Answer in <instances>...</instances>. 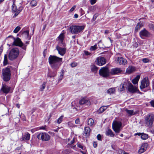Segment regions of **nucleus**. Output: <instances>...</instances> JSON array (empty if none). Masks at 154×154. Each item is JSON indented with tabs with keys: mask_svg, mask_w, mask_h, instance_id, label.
Here are the masks:
<instances>
[{
	"mask_svg": "<svg viewBox=\"0 0 154 154\" xmlns=\"http://www.w3.org/2000/svg\"><path fill=\"white\" fill-rule=\"evenodd\" d=\"M62 58L54 55H50L48 58L49 63L51 67L54 69L59 68L61 64Z\"/></svg>",
	"mask_w": 154,
	"mask_h": 154,
	"instance_id": "obj_1",
	"label": "nucleus"
},
{
	"mask_svg": "<svg viewBox=\"0 0 154 154\" xmlns=\"http://www.w3.org/2000/svg\"><path fill=\"white\" fill-rule=\"evenodd\" d=\"M19 51L18 49L14 48L11 49L8 55L9 59L13 60L16 59L18 56Z\"/></svg>",
	"mask_w": 154,
	"mask_h": 154,
	"instance_id": "obj_2",
	"label": "nucleus"
},
{
	"mask_svg": "<svg viewBox=\"0 0 154 154\" xmlns=\"http://www.w3.org/2000/svg\"><path fill=\"white\" fill-rule=\"evenodd\" d=\"M2 78L5 82L8 81L11 78V71L9 68L6 67L2 70Z\"/></svg>",
	"mask_w": 154,
	"mask_h": 154,
	"instance_id": "obj_3",
	"label": "nucleus"
},
{
	"mask_svg": "<svg viewBox=\"0 0 154 154\" xmlns=\"http://www.w3.org/2000/svg\"><path fill=\"white\" fill-rule=\"evenodd\" d=\"M84 28V26H72L70 27V30L72 34H78L82 32Z\"/></svg>",
	"mask_w": 154,
	"mask_h": 154,
	"instance_id": "obj_4",
	"label": "nucleus"
},
{
	"mask_svg": "<svg viewBox=\"0 0 154 154\" xmlns=\"http://www.w3.org/2000/svg\"><path fill=\"white\" fill-rule=\"evenodd\" d=\"M154 121V115L153 114H149L145 117L144 122L147 126L151 127L153 125Z\"/></svg>",
	"mask_w": 154,
	"mask_h": 154,
	"instance_id": "obj_5",
	"label": "nucleus"
},
{
	"mask_svg": "<svg viewBox=\"0 0 154 154\" xmlns=\"http://www.w3.org/2000/svg\"><path fill=\"white\" fill-rule=\"evenodd\" d=\"M14 41L12 44V45L18 46L21 47L24 50H26V45L24 44L19 38L17 37L16 38H13Z\"/></svg>",
	"mask_w": 154,
	"mask_h": 154,
	"instance_id": "obj_6",
	"label": "nucleus"
},
{
	"mask_svg": "<svg viewBox=\"0 0 154 154\" xmlns=\"http://www.w3.org/2000/svg\"><path fill=\"white\" fill-rule=\"evenodd\" d=\"M126 85H128V91L131 93H134L136 92L138 94H141L138 89L137 87L134 86L132 84L128 81V82L126 83Z\"/></svg>",
	"mask_w": 154,
	"mask_h": 154,
	"instance_id": "obj_7",
	"label": "nucleus"
},
{
	"mask_svg": "<svg viewBox=\"0 0 154 154\" xmlns=\"http://www.w3.org/2000/svg\"><path fill=\"white\" fill-rule=\"evenodd\" d=\"M122 123L120 121H115L112 123V127L113 130L117 133L120 132V128L122 126Z\"/></svg>",
	"mask_w": 154,
	"mask_h": 154,
	"instance_id": "obj_8",
	"label": "nucleus"
},
{
	"mask_svg": "<svg viewBox=\"0 0 154 154\" xmlns=\"http://www.w3.org/2000/svg\"><path fill=\"white\" fill-rule=\"evenodd\" d=\"M99 73L100 75L104 77H107L109 75V69L106 67L102 68L99 70Z\"/></svg>",
	"mask_w": 154,
	"mask_h": 154,
	"instance_id": "obj_9",
	"label": "nucleus"
},
{
	"mask_svg": "<svg viewBox=\"0 0 154 154\" xmlns=\"http://www.w3.org/2000/svg\"><path fill=\"white\" fill-rule=\"evenodd\" d=\"M149 85V82L148 78L145 77L143 78L141 82L140 88L142 90L143 89L148 87Z\"/></svg>",
	"mask_w": 154,
	"mask_h": 154,
	"instance_id": "obj_10",
	"label": "nucleus"
},
{
	"mask_svg": "<svg viewBox=\"0 0 154 154\" xmlns=\"http://www.w3.org/2000/svg\"><path fill=\"white\" fill-rule=\"evenodd\" d=\"M37 138L38 139H41L43 141H47L50 139V136L46 133H42L38 134Z\"/></svg>",
	"mask_w": 154,
	"mask_h": 154,
	"instance_id": "obj_11",
	"label": "nucleus"
},
{
	"mask_svg": "<svg viewBox=\"0 0 154 154\" xmlns=\"http://www.w3.org/2000/svg\"><path fill=\"white\" fill-rule=\"evenodd\" d=\"M11 88L6 85L2 84V88L0 90V93L2 94H5L10 93Z\"/></svg>",
	"mask_w": 154,
	"mask_h": 154,
	"instance_id": "obj_12",
	"label": "nucleus"
},
{
	"mask_svg": "<svg viewBox=\"0 0 154 154\" xmlns=\"http://www.w3.org/2000/svg\"><path fill=\"white\" fill-rule=\"evenodd\" d=\"M96 62L97 64L101 66L106 63V60L103 57H99L97 58Z\"/></svg>",
	"mask_w": 154,
	"mask_h": 154,
	"instance_id": "obj_13",
	"label": "nucleus"
},
{
	"mask_svg": "<svg viewBox=\"0 0 154 154\" xmlns=\"http://www.w3.org/2000/svg\"><path fill=\"white\" fill-rule=\"evenodd\" d=\"M140 36L142 39H144V37H149L150 35L149 33L145 29L141 30L139 33Z\"/></svg>",
	"mask_w": 154,
	"mask_h": 154,
	"instance_id": "obj_14",
	"label": "nucleus"
},
{
	"mask_svg": "<svg viewBox=\"0 0 154 154\" xmlns=\"http://www.w3.org/2000/svg\"><path fill=\"white\" fill-rule=\"evenodd\" d=\"M56 49L58 53L61 56H63L66 53V48H61L59 46H57Z\"/></svg>",
	"mask_w": 154,
	"mask_h": 154,
	"instance_id": "obj_15",
	"label": "nucleus"
},
{
	"mask_svg": "<svg viewBox=\"0 0 154 154\" xmlns=\"http://www.w3.org/2000/svg\"><path fill=\"white\" fill-rule=\"evenodd\" d=\"M79 103L81 105L88 106L90 104V102L87 98H83L79 101Z\"/></svg>",
	"mask_w": 154,
	"mask_h": 154,
	"instance_id": "obj_16",
	"label": "nucleus"
},
{
	"mask_svg": "<svg viewBox=\"0 0 154 154\" xmlns=\"http://www.w3.org/2000/svg\"><path fill=\"white\" fill-rule=\"evenodd\" d=\"M148 144L146 143H145L142 144L140 148L138 151V153L139 154H141L145 151L147 149Z\"/></svg>",
	"mask_w": 154,
	"mask_h": 154,
	"instance_id": "obj_17",
	"label": "nucleus"
},
{
	"mask_svg": "<svg viewBox=\"0 0 154 154\" xmlns=\"http://www.w3.org/2000/svg\"><path fill=\"white\" fill-rule=\"evenodd\" d=\"M118 63L120 65H125L127 63V62L126 59L122 57H118L117 59Z\"/></svg>",
	"mask_w": 154,
	"mask_h": 154,
	"instance_id": "obj_18",
	"label": "nucleus"
},
{
	"mask_svg": "<svg viewBox=\"0 0 154 154\" xmlns=\"http://www.w3.org/2000/svg\"><path fill=\"white\" fill-rule=\"evenodd\" d=\"M122 72V71L121 69L116 68L112 69L110 73L112 75H115L120 73Z\"/></svg>",
	"mask_w": 154,
	"mask_h": 154,
	"instance_id": "obj_19",
	"label": "nucleus"
},
{
	"mask_svg": "<svg viewBox=\"0 0 154 154\" xmlns=\"http://www.w3.org/2000/svg\"><path fill=\"white\" fill-rule=\"evenodd\" d=\"M135 67L134 66H129L126 69V72L128 74H130L135 71Z\"/></svg>",
	"mask_w": 154,
	"mask_h": 154,
	"instance_id": "obj_20",
	"label": "nucleus"
},
{
	"mask_svg": "<svg viewBox=\"0 0 154 154\" xmlns=\"http://www.w3.org/2000/svg\"><path fill=\"white\" fill-rule=\"evenodd\" d=\"M30 134L28 132H26L25 134L23 136L22 139V140H29L30 138Z\"/></svg>",
	"mask_w": 154,
	"mask_h": 154,
	"instance_id": "obj_21",
	"label": "nucleus"
},
{
	"mask_svg": "<svg viewBox=\"0 0 154 154\" xmlns=\"http://www.w3.org/2000/svg\"><path fill=\"white\" fill-rule=\"evenodd\" d=\"M64 35L63 33H61L58 37V40H60L59 43L62 44L63 46H65V44L63 43V40L64 38Z\"/></svg>",
	"mask_w": 154,
	"mask_h": 154,
	"instance_id": "obj_22",
	"label": "nucleus"
},
{
	"mask_svg": "<svg viewBox=\"0 0 154 154\" xmlns=\"http://www.w3.org/2000/svg\"><path fill=\"white\" fill-rule=\"evenodd\" d=\"M106 135L110 137H113L114 136V134L112 131L110 129H108L106 132Z\"/></svg>",
	"mask_w": 154,
	"mask_h": 154,
	"instance_id": "obj_23",
	"label": "nucleus"
},
{
	"mask_svg": "<svg viewBox=\"0 0 154 154\" xmlns=\"http://www.w3.org/2000/svg\"><path fill=\"white\" fill-rule=\"evenodd\" d=\"M126 113L128 115V116H131L132 115L135 114L137 113L134 112L133 110H129L126 109L125 110Z\"/></svg>",
	"mask_w": 154,
	"mask_h": 154,
	"instance_id": "obj_24",
	"label": "nucleus"
},
{
	"mask_svg": "<svg viewBox=\"0 0 154 154\" xmlns=\"http://www.w3.org/2000/svg\"><path fill=\"white\" fill-rule=\"evenodd\" d=\"M109 106H102L100 107L99 110L98 111V112L100 113H101L105 111L106 109L107 108L109 107Z\"/></svg>",
	"mask_w": 154,
	"mask_h": 154,
	"instance_id": "obj_25",
	"label": "nucleus"
},
{
	"mask_svg": "<svg viewBox=\"0 0 154 154\" xmlns=\"http://www.w3.org/2000/svg\"><path fill=\"white\" fill-rule=\"evenodd\" d=\"M140 78V76L137 75L135 78L132 80V82L133 83L134 85L137 84Z\"/></svg>",
	"mask_w": 154,
	"mask_h": 154,
	"instance_id": "obj_26",
	"label": "nucleus"
},
{
	"mask_svg": "<svg viewBox=\"0 0 154 154\" xmlns=\"http://www.w3.org/2000/svg\"><path fill=\"white\" fill-rule=\"evenodd\" d=\"M85 133L86 136H88L90 133L91 130L89 127H86L85 128Z\"/></svg>",
	"mask_w": 154,
	"mask_h": 154,
	"instance_id": "obj_27",
	"label": "nucleus"
},
{
	"mask_svg": "<svg viewBox=\"0 0 154 154\" xmlns=\"http://www.w3.org/2000/svg\"><path fill=\"white\" fill-rule=\"evenodd\" d=\"M91 71L94 73H96L97 72L98 68L94 65L91 66Z\"/></svg>",
	"mask_w": 154,
	"mask_h": 154,
	"instance_id": "obj_28",
	"label": "nucleus"
},
{
	"mask_svg": "<svg viewBox=\"0 0 154 154\" xmlns=\"http://www.w3.org/2000/svg\"><path fill=\"white\" fill-rule=\"evenodd\" d=\"M128 82V81H127L124 83L122 85V87H121L119 89L120 91H123L125 89V88H128V85L126 84H127L126 83Z\"/></svg>",
	"mask_w": 154,
	"mask_h": 154,
	"instance_id": "obj_29",
	"label": "nucleus"
},
{
	"mask_svg": "<svg viewBox=\"0 0 154 154\" xmlns=\"http://www.w3.org/2000/svg\"><path fill=\"white\" fill-rule=\"evenodd\" d=\"M21 12L20 10H12L13 17L15 18Z\"/></svg>",
	"mask_w": 154,
	"mask_h": 154,
	"instance_id": "obj_30",
	"label": "nucleus"
},
{
	"mask_svg": "<svg viewBox=\"0 0 154 154\" xmlns=\"http://www.w3.org/2000/svg\"><path fill=\"white\" fill-rule=\"evenodd\" d=\"M94 120L91 118L89 119L88 121V124L90 126H92L94 124Z\"/></svg>",
	"mask_w": 154,
	"mask_h": 154,
	"instance_id": "obj_31",
	"label": "nucleus"
},
{
	"mask_svg": "<svg viewBox=\"0 0 154 154\" xmlns=\"http://www.w3.org/2000/svg\"><path fill=\"white\" fill-rule=\"evenodd\" d=\"M56 73L55 72H49L47 76L48 77L51 78L54 77L56 75Z\"/></svg>",
	"mask_w": 154,
	"mask_h": 154,
	"instance_id": "obj_32",
	"label": "nucleus"
},
{
	"mask_svg": "<svg viewBox=\"0 0 154 154\" xmlns=\"http://www.w3.org/2000/svg\"><path fill=\"white\" fill-rule=\"evenodd\" d=\"M116 91L115 88H109L107 91V92L110 94H112L115 93Z\"/></svg>",
	"mask_w": 154,
	"mask_h": 154,
	"instance_id": "obj_33",
	"label": "nucleus"
},
{
	"mask_svg": "<svg viewBox=\"0 0 154 154\" xmlns=\"http://www.w3.org/2000/svg\"><path fill=\"white\" fill-rule=\"evenodd\" d=\"M8 60L7 56L6 54H5L4 57V60L3 61V65L4 66H5L8 64Z\"/></svg>",
	"mask_w": 154,
	"mask_h": 154,
	"instance_id": "obj_34",
	"label": "nucleus"
},
{
	"mask_svg": "<svg viewBox=\"0 0 154 154\" xmlns=\"http://www.w3.org/2000/svg\"><path fill=\"white\" fill-rule=\"evenodd\" d=\"M148 137V136L147 134L143 133H142V134L141 136V138L143 140H145L147 139Z\"/></svg>",
	"mask_w": 154,
	"mask_h": 154,
	"instance_id": "obj_35",
	"label": "nucleus"
},
{
	"mask_svg": "<svg viewBox=\"0 0 154 154\" xmlns=\"http://www.w3.org/2000/svg\"><path fill=\"white\" fill-rule=\"evenodd\" d=\"M63 118V116H60L56 121V122L58 124H60L62 122Z\"/></svg>",
	"mask_w": 154,
	"mask_h": 154,
	"instance_id": "obj_36",
	"label": "nucleus"
},
{
	"mask_svg": "<svg viewBox=\"0 0 154 154\" xmlns=\"http://www.w3.org/2000/svg\"><path fill=\"white\" fill-rule=\"evenodd\" d=\"M97 48V45L95 44L93 46H91L90 48V50L91 51L95 50Z\"/></svg>",
	"mask_w": 154,
	"mask_h": 154,
	"instance_id": "obj_37",
	"label": "nucleus"
},
{
	"mask_svg": "<svg viewBox=\"0 0 154 154\" xmlns=\"http://www.w3.org/2000/svg\"><path fill=\"white\" fill-rule=\"evenodd\" d=\"M46 84V82H44L43 83L42 85L41 86L40 89L41 91H42L45 88Z\"/></svg>",
	"mask_w": 154,
	"mask_h": 154,
	"instance_id": "obj_38",
	"label": "nucleus"
},
{
	"mask_svg": "<svg viewBox=\"0 0 154 154\" xmlns=\"http://www.w3.org/2000/svg\"><path fill=\"white\" fill-rule=\"evenodd\" d=\"M21 28L19 26H17L14 30V32L16 33Z\"/></svg>",
	"mask_w": 154,
	"mask_h": 154,
	"instance_id": "obj_39",
	"label": "nucleus"
},
{
	"mask_svg": "<svg viewBox=\"0 0 154 154\" xmlns=\"http://www.w3.org/2000/svg\"><path fill=\"white\" fill-rule=\"evenodd\" d=\"M30 4L32 6H35L37 5V2L35 1L32 0L31 1Z\"/></svg>",
	"mask_w": 154,
	"mask_h": 154,
	"instance_id": "obj_40",
	"label": "nucleus"
},
{
	"mask_svg": "<svg viewBox=\"0 0 154 154\" xmlns=\"http://www.w3.org/2000/svg\"><path fill=\"white\" fill-rule=\"evenodd\" d=\"M142 61L144 63H149L150 62V60L147 58H143Z\"/></svg>",
	"mask_w": 154,
	"mask_h": 154,
	"instance_id": "obj_41",
	"label": "nucleus"
},
{
	"mask_svg": "<svg viewBox=\"0 0 154 154\" xmlns=\"http://www.w3.org/2000/svg\"><path fill=\"white\" fill-rule=\"evenodd\" d=\"M29 31L26 30L24 31L23 32V35H25L27 38L28 37L29 35Z\"/></svg>",
	"mask_w": 154,
	"mask_h": 154,
	"instance_id": "obj_42",
	"label": "nucleus"
},
{
	"mask_svg": "<svg viewBox=\"0 0 154 154\" xmlns=\"http://www.w3.org/2000/svg\"><path fill=\"white\" fill-rule=\"evenodd\" d=\"M98 14H94V15L93 16V17L92 18V19L91 20L92 21H95L96 18L98 16Z\"/></svg>",
	"mask_w": 154,
	"mask_h": 154,
	"instance_id": "obj_43",
	"label": "nucleus"
},
{
	"mask_svg": "<svg viewBox=\"0 0 154 154\" xmlns=\"http://www.w3.org/2000/svg\"><path fill=\"white\" fill-rule=\"evenodd\" d=\"M63 75L64 73L63 72H62V73L60 75V77L59 78L58 81H60L62 79L63 77Z\"/></svg>",
	"mask_w": 154,
	"mask_h": 154,
	"instance_id": "obj_44",
	"label": "nucleus"
},
{
	"mask_svg": "<svg viewBox=\"0 0 154 154\" xmlns=\"http://www.w3.org/2000/svg\"><path fill=\"white\" fill-rule=\"evenodd\" d=\"M77 145L78 147L81 148L82 149H83V146L80 143H78L77 144Z\"/></svg>",
	"mask_w": 154,
	"mask_h": 154,
	"instance_id": "obj_45",
	"label": "nucleus"
},
{
	"mask_svg": "<svg viewBox=\"0 0 154 154\" xmlns=\"http://www.w3.org/2000/svg\"><path fill=\"white\" fill-rule=\"evenodd\" d=\"M12 10H17V7L16 6L14 2L13 3V5L12 6Z\"/></svg>",
	"mask_w": 154,
	"mask_h": 154,
	"instance_id": "obj_46",
	"label": "nucleus"
},
{
	"mask_svg": "<svg viewBox=\"0 0 154 154\" xmlns=\"http://www.w3.org/2000/svg\"><path fill=\"white\" fill-rule=\"evenodd\" d=\"M68 125L69 126L72 127H73L75 126L74 124L71 122H68Z\"/></svg>",
	"mask_w": 154,
	"mask_h": 154,
	"instance_id": "obj_47",
	"label": "nucleus"
},
{
	"mask_svg": "<svg viewBox=\"0 0 154 154\" xmlns=\"http://www.w3.org/2000/svg\"><path fill=\"white\" fill-rule=\"evenodd\" d=\"M75 123L76 124L79 125L80 124V121L79 118L77 119L75 121Z\"/></svg>",
	"mask_w": 154,
	"mask_h": 154,
	"instance_id": "obj_48",
	"label": "nucleus"
},
{
	"mask_svg": "<svg viewBox=\"0 0 154 154\" xmlns=\"http://www.w3.org/2000/svg\"><path fill=\"white\" fill-rule=\"evenodd\" d=\"M71 65L72 67H74L77 65V63L75 62H73L71 63Z\"/></svg>",
	"mask_w": 154,
	"mask_h": 154,
	"instance_id": "obj_49",
	"label": "nucleus"
},
{
	"mask_svg": "<svg viewBox=\"0 0 154 154\" xmlns=\"http://www.w3.org/2000/svg\"><path fill=\"white\" fill-rule=\"evenodd\" d=\"M97 0H90V3L91 5L94 4L96 2Z\"/></svg>",
	"mask_w": 154,
	"mask_h": 154,
	"instance_id": "obj_50",
	"label": "nucleus"
},
{
	"mask_svg": "<svg viewBox=\"0 0 154 154\" xmlns=\"http://www.w3.org/2000/svg\"><path fill=\"white\" fill-rule=\"evenodd\" d=\"M75 142V138H73L72 140L70 141V142L68 144L69 145H71L72 144L74 143Z\"/></svg>",
	"mask_w": 154,
	"mask_h": 154,
	"instance_id": "obj_51",
	"label": "nucleus"
},
{
	"mask_svg": "<svg viewBox=\"0 0 154 154\" xmlns=\"http://www.w3.org/2000/svg\"><path fill=\"white\" fill-rule=\"evenodd\" d=\"M150 103L151 105V106L154 107V100H152L150 102Z\"/></svg>",
	"mask_w": 154,
	"mask_h": 154,
	"instance_id": "obj_52",
	"label": "nucleus"
},
{
	"mask_svg": "<svg viewBox=\"0 0 154 154\" xmlns=\"http://www.w3.org/2000/svg\"><path fill=\"white\" fill-rule=\"evenodd\" d=\"M139 25H140V23H138L137 25L135 27V29H140L142 26L141 25H140L139 27Z\"/></svg>",
	"mask_w": 154,
	"mask_h": 154,
	"instance_id": "obj_53",
	"label": "nucleus"
},
{
	"mask_svg": "<svg viewBox=\"0 0 154 154\" xmlns=\"http://www.w3.org/2000/svg\"><path fill=\"white\" fill-rule=\"evenodd\" d=\"M97 139L99 140H101V136L100 134L97 135Z\"/></svg>",
	"mask_w": 154,
	"mask_h": 154,
	"instance_id": "obj_54",
	"label": "nucleus"
},
{
	"mask_svg": "<svg viewBox=\"0 0 154 154\" xmlns=\"http://www.w3.org/2000/svg\"><path fill=\"white\" fill-rule=\"evenodd\" d=\"M84 52L86 55H89L91 54V53L88 52V51H84Z\"/></svg>",
	"mask_w": 154,
	"mask_h": 154,
	"instance_id": "obj_55",
	"label": "nucleus"
},
{
	"mask_svg": "<svg viewBox=\"0 0 154 154\" xmlns=\"http://www.w3.org/2000/svg\"><path fill=\"white\" fill-rule=\"evenodd\" d=\"M93 146L94 148L96 147L97 146V143L95 142H94L93 143Z\"/></svg>",
	"mask_w": 154,
	"mask_h": 154,
	"instance_id": "obj_56",
	"label": "nucleus"
},
{
	"mask_svg": "<svg viewBox=\"0 0 154 154\" xmlns=\"http://www.w3.org/2000/svg\"><path fill=\"white\" fill-rule=\"evenodd\" d=\"M142 134V133H137L135 134V135L141 136Z\"/></svg>",
	"mask_w": 154,
	"mask_h": 154,
	"instance_id": "obj_57",
	"label": "nucleus"
},
{
	"mask_svg": "<svg viewBox=\"0 0 154 154\" xmlns=\"http://www.w3.org/2000/svg\"><path fill=\"white\" fill-rule=\"evenodd\" d=\"M39 128L40 129L45 130V128L43 126L40 127Z\"/></svg>",
	"mask_w": 154,
	"mask_h": 154,
	"instance_id": "obj_58",
	"label": "nucleus"
},
{
	"mask_svg": "<svg viewBox=\"0 0 154 154\" xmlns=\"http://www.w3.org/2000/svg\"><path fill=\"white\" fill-rule=\"evenodd\" d=\"M74 18H77L78 17V15L77 14H75L74 15Z\"/></svg>",
	"mask_w": 154,
	"mask_h": 154,
	"instance_id": "obj_59",
	"label": "nucleus"
},
{
	"mask_svg": "<svg viewBox=\"0 0 154 154\" xmlns=\"http://www.w3.org/2000/svg\"><path fill=\"white\" fill-rule=\"evenodd\" d=\"M76 7V5H75L73 6L70 10H74Z\"/></svg>",
	"mask_w": 154,
	"mask_h": 154,
	"instance_id": "obj_60",
	"label": "nucleus"
},
{
	"mask_svg": "<svg viewBox=\"0 0 154 154\" xmlns=\"http://www.w3.org/2000/svg\"><path fill=\"white\" fill-rule=\"evenodd\" d=\"M16 106L18 108H19L20 107V105L19 104H16Z\"/></svg>",
	"mask_w": 154,
	"mask_h": 154,
	"instance_id": "obj_61",
	"label": "nucleus"
},
{
	"mask_svg": "<svg viewBox=\"0 0 154 154\" xmlns=\"http://www.w3.org/2000/svg\"><path fill=\"white\" fill-rule=\"evenodd\" d=\"M59 129L58 128H57V129H54V131L55 132H57L58 130Z\"/></svg>",
	"mask_w": 154,
	"mask_h": 154,
	"instance_id": "obj_62",
	"label": "nucleus"
},
{
	"mask_svg": "<svg viewBox=\"0 0 154 154\" xmlns=\"http://www.w3.org/2000/svg\"><path fill=\"white\" fill-rule=\"evenodd\" d=\"M109 32V31L107 30H106L105 31V33L106 34L108 33Z\"/></svg>",
	"mask_w": 154,
	"mask_h": 154,
	"instance_id": "obj_63",
	"label": "nucleus"
},
{
	"mask_svg": "<svg viewBox=\"0 0 154 154\" xmlns=\"http://www.w3.org/2000/svg\"><path fill=\"white\" fill-rule=\"evenodd\" d=\"M2 51V49L0 48V54L1 53Z\"/></svg>",
	"mask_w": 154,
	"mask_h": 154,
	"instance_id": "obj_64",
	"label": "nucleus"
}]
</instances>
